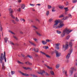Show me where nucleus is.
<instances>
[{"label":"nucleus","mask_w":77,"mask_h":77,"mask_svg":"<svg viewBox=\"0 0 77 77\" xmlns=\"http://www.w3.org/2000/svg\"><path fill=\"white\" fill-rule=\"evenodd\" d=\"M68 18H69V17H65V19H64V20H67V19H68Z\"/></svg>","instance_id":"4d7b16f0"},{"label":"nucleus","mask_w":77,"mask_h":77,"mask_svg":"<svg viewBox=\"0 0 77 77\" xmlns=\"http://www.w3.org/2000/svg\"><path fill=\"white\" fill-rule=\"evenodd\" d=\"M69 38H70V36H69V35H68V36L67 37H66V39H68Z\"/></svg>","instance_id":"de8ad7c7"},{"label":"nucleus","mask_w":77,"mask_h":77,"mask_svg":"<svg viewBox=\"0 0 77 77\" xmlns=\"http://www.w3.org/2000/svg\"><path fill=\"white\" fill-rule=\"evenodd\" d=\"M0 30L1 32H2V30H3V28H2V26L1 25L0 26Z\"/></svg>","instance_id":"e433bc0d"},{"label":"nucleus","mask_w":77,"mask_h":77,"mask_svg":"<svg viewBox=\"0 0 77 77\" xmlns=\"http://www.w3.org/2000/svg\"><path fill=\"white\" fill-rule=\"evenodd\" d=\"M4 54L1 53V56H0V62L2 64V68L3 70H5L6 69L5 66V63H3V60H5V62H6V52L4 51Z\"/></svg>","instance_id":"f257e3e1"},{"label":"nucleus","mask_w":77,"mask_h":77,"mask_svg":"<svg viewBox=\"0 0 77 77\" xmlns=\"http://www.w3.org/2000/svg\"><path fill=\"white\" fill-rule=\"evenodd\" d=\"M69 45H70V46L71 47H72V43L70 42L69 43Z\"/></svg>","instance_id":"473e14b6"},{"label":"nucleus","mask_w":77,"mask_h":77,"mask_svg":"<svg viewBox=\"0 0 77 77\" xmlns=\"http://www.w3.org/2000/svg\"><path fill=\"white\" fill-rule=\"evenodd\" d=\"M62 17H64V16L63 15H61L59 17V18H62Z\"/></svg>","instance_id":"79ce46f5"},{"label":"nucleus","mask_w":77,"mask_h":77,"mask_svg":"<svg viewBox=\"0 0 77 77\" xmlns=\"http://www.w3.org/2000/svg\"><path fill=\"white\" fill-rule=\"evenodd\" d=\"M23 68L24 69H25V70H28L29 69H30V68L29 67L27 68L25 67H23Z\"/></svg>","instance_id":"5701e85b"},{"label":"nucleus","mask_w":77,"mask_h":77,"mask_svg":"<svg viewBox=\"0 0 77 77\" xmlns=\"http://www.w3.org/2000/svg\"><path fill=\"white\" fill-rule=\"evenodd\" d=\"M33 50L34 51H35V52H36L37 53H38V52H39V49H38V48H34L33 49Z\"/></svg>","instance_id":"4468645a"},{"label":"nucleus","mask_w":77,"mask_h":77,"mask_svg":"<svg viewBox=\"0 0 77 77\" xmlns=\"http://www.w3.org/2000/svg\"><path fill=\"white\" fill-rule=\"evenodd\" d=\"M59 45H60V44L59 43H58V44H55V48L57 50H59Z\"/></svg>","instance_id":"ddd939ff"},{"label":"nucleus","mask_w":77,"mask_h":77,"mask_svg":"<svg viewBox=\"0 0 77 77\" xmlns=\"http://www.w3.org/2000/svg\"><path fill=\"white\" fill-rule=\"evenodd\" d=\"M29 42L32 45H33L34 46H36V44H35L33 43H32V42H31V41H29Z\"/></svg>","instance_id":"dca6fc26"},{"label":"nucleus","mask_w":77,"mask_h":77,"mask_svg":"<svg viewBox=\"0 0 77 77\" xmlns=\"http://www.w3.org/2000/svg\"><path fill=\"white\" fill-rule=\"evenodd\" d=\"M18 2L19 3H21V0H19L18 1Z\"/></svg>","instance_id":"13d9d810"},{"label":"nucleus","mask_w":77,"mask_h":77,"mask_svg":"<svg viewBox=\"0 0 77 77\" xmlns=\"http://www.w3.org/2000/svg\"><path fill=\"white\" fill-rule=\"evenodd\" d=\"M29 65H32V64L30 62H29L28 63Z\"/></svg>","instance_id":"052dcab7"},{"label":"nucleus","mask_w":77,"mask_h":77,"mask_svg":"<svg viewBox=\"0 0 77 77\" xmlns=\"http://www.w3.org/2000/svg\"><path fill=\"white\" fill-rule=\"evenodd\" d=\"M63 26V23H60L59 25V26H57L55 29H58L59 28H62V27Z\"/></svg>","instance_id":"6e6552de"},{"label":"nucleus","mask_w":77,"mask_h":77,"mask_svg":"<svg viewBox=\"0 0 77 77\" xmlns=\"http://www.w3.org/2000/svg\"><path fill=\"white\" fill-rule=\"evenodd\" d=\"M68 5V2H66V5Z\"/></svg>","instance_id":"e2e57ef3"},{"label":"nucleus","mask_w":77,"mask_h":77,"mask_svg":"<svg viewBox=\"0 0 77 77\" xmlns=\"http://www.w3.org/2000/svg\"><path fill=\"white\" fill-rule=\"evenodd\" d=\"M36 5H38V6H40L41 5L40 4H37Z\"/></svg>","instance_id":"774afa93"},{"label":"nucleus","mask_w":77,"mask_h":77,"mask_svg":"<svg viewBox=\"0 0 77 77\" xmlns=\"http://www.w3.org/2000/svg\"><path fill=\"white\" fill-rule=\"evenodd\" d=\"M49 14V11H48L46 13V15H47V16H48V15Z\"/></svg>","instance_id":"c03bdc74"},{"label":"nucleus","mask_w":77,"mask_h":77,"mask_svg":"<svg viewBox=\"0 0 77 77\" xmlns=\"http://www.w3.org/2000/svg\"><path fill=\"white\" fill-rule=\"evenodd\" d=\"M60 65L59 64H57L56 66V68L57 69H58L59 68Z\"/></svg>","instance_id":"393cba45"},{"label":"nucleus","mask_w":77,"mask_h":77,"mask_svg":"<svg viewBox=\"0 0 77 77\" xmlns=\"http://www.w3.org/2000/svg\"><path fill=\"white\" fill-rule=\"evenodd\" d=\"M77 0H73L72 1V3H75L77 2Z\"/></svg>","instance_id":"7c9ffc66"},{"label":"nucleus","mask_w":77,"mask_h":77,"mask_svg":"<svg viewBox=\"0 0 77 77\" xmlns=\"http://www.w3.org/2000/svg\"><path fill=\"white\" fill-rule=\"evenodd\" d=\"M63 73L65 74V75L67 77L68 76V74H67V71L66 70H64L63 71Z\"/></svg>","instance_id":"2eb2a0df"},{"label":"nucleus","mask_w":77,"mask_h":77,"mask_svg":"<svg viewBox=\"0 0 77 77\" xmlns=\"http://www.w3.org/2000/svg\"><path fill=\"white\" fill-rule=\"evenodd\" d=\"M48 8L49 9H50L51 8V5H48Z\"/></svg>","instance_id":"c756f323"},{"label":"nucleus","mask_w":77,"mask_h":77,"mask_svg":"<svg viewBox=\"0 0 77 77\" xmlns=\"http://www.w3.org/2000/svg\"><path fill=\"white\" fill-rule=\"evenodd\" d=\"M54 9H55V8L54 7H52V12H54L56 11V10H54Z\"/></svg>","instance_id":"b1692460"},{"label":"nucleus","mask_w":77,"mask_h":77,"mask_svg":"<svg viewBox=\"0 0 77 77\" xmlns=\"http://www.w3.org/2000/svg\"><path fill=\"white\" fill-rule=\"evenodd\" d=\"M35 57H38V55L37 54H35Z\"/></svg>","instance_id":"bf43d9fd"},{"label":"nucleus","mask_w":77,"mask_h":77,"mask_svg":"<svg viewBox=\"0 0 77 77\" xmlns=\"http://www.w3.org/2000/svg\"><path fill=\"white\" fill-rule=\"evenodd\" d=\"M46 42H49L51 41V40H49V39H47L46 40Z\"/></svg>","instance_id":"49530a36"},{"label":"nucleus","mask_w":77,"mask_h":77,"mask_svg":"<svg viewBox=\"0 0 77 77\" xmlns=\"http://www.w3.org/2000/svg\"><path fill=\"white\" fill-rule=\"evenodd\" d=\"M16 21L17 22H18L19 21V20H18V17H16Z\"/></svg>","instance_id":"a19ab883"},{"label":"nucleus","mask_w":77,"mask_h":77,"mask_svg":"<svg viewBox=\"0 0 77 77\" xmlns=\"http://www.w3.org/2000/svg\"><path fill=\"white\" fill-rule=\"evenodd\" d=\"M45 66H46V67H47V68H48V66H47V65L46 64H45Z\"/></svg>","instance_id":"69168bd1"},{"label":"nucleus","mask_w":77,"mask_h":77,"mask_svg":"<svg viewBox=\"0 0 77 77\" xmlns=\"http://www.w3.org/2000/svg\"><path fill=\"white\" fill-rule=\"evenodd\" d=\"M69 51L70 53L67 54L66 57V58H67V59H69V58L70 57V55H71V53H72V49L69 50Z\"/></svg>","instance_id":"20e7f679"},{"label":"nucleus","mask_w":77,"mask_h":77,"mask_svg":"<svg viewBox=\"0 0 77 77\" xmlns=\"http://www.w3.org/2000/svg\"><path fill=\"white\" fill-rule=\"evenodd\" d=\"M53 19L52 18H51L49 19V22H50V23H51V21H53Z\"/></svg>","instance_id":"ea45409f"},{"label":"nucleus","mask_w":77,"mask_h":77,"mask_svg":"<svg viewBox=\"0 0 77 77\" xmlns=\"http://www.w3.org/2000/svg\"><path fill=\"white\" fill-rule=\"evenodd\" d=\"M74 77H77V74L76 73L74 75Z\"/></svg>","instance_id":"5fc2aeb1"},{"label":"nucleus","mask_w":77,"mask_h":77,"mask_svg":"<svg viewBox=\"0 0 77 77\" xmlns=\"http://www.w3.org/2000/svg\"><path fill=\"white\" fill-rule=\"evenodd\" d=\"M38 74H41V75H42L44 73H45V74L46 75H48V76H49V74H48L47 72L45 73V72L44 70H43L42 72H38Z\"/></svg>","instance_id":"423d86ee"},{"label":"nucleus","mask_w":77,"mask_h":77,"mask_svg":"<svg viewBox=\"0 0 77 77\" xmlns=\"http://www.w3.org/2000/svg\"><path fill=\"white\" fill-rule=\"evenodd\" d=\"M29 5L30 6H35V4H30Z\"/></svg>","instance_id":"09e8293b"},{"label":"nucleus","mask_w":77,"mask_h":77,"mask_svg":"<svg viewBox=\"0 0 77 77\" xmlns=\"http://www.w3.org/2000/svg\"><path fill=\"white\" fill-rule=\"evenodd\" d=\"M12 23H13L14 24H17V23L15 22V21H14V20H12Z\"/></svg>","instance_id":"37998d69"},{"label":"nucleus","mask_w":77,"mask_h":77,"mask_svg":"<svg viewBox=\"0 0 77 77\" xmlns=\"http://www.w3.org/2000/svg\"><path fill=\"white\" fill-rule=\"evenodd\" d=\"M59 8H60V9H63L64 8V6H59Z\"/></svg>","instance_id":"412c9836"},{"label":"nucleus","mask_w":77,"mask_h":77,"mask_svg":"<svg viewBox=\"0 0 77 77\" xmlns=\"http://www.w3.org/2000/svg\"><path fill=\"white\" fill-rule=\"evenodd\" d=\"M4 40L5 42H6V43H7V42H8V38L7 37H5L4 38Z\"/></svg>","instance_id":"6ab92c4d"},{"label":"nucleus","mask_w":77,"mask_h":77,"mask_svg":"<svg viewBox=\"0 0 77 77\" xmlns=\"http://www.w3.org/2000/svg\"><path fill=\"white\" fill-rule=\"evenodd\" d=\"M17 63H20V64H24V63L20 61L19 60L17 61Z\"/></svg>","instance_id":"c85d7f7f"},{"label":"nucleus","mask_w":77,"mask_h":77,"mask_svg":"<svg viewBox=\"0 0 77 77\" xmlns=\"http://www.w3.org/2000/svg\"><path fill=\"white\" fill-rule=\"evenodd\" d=\"M29 61L26 62L25 63L26 64H27V63H29Z\"/></svg>","instance_id":"680f3d73"},{"label":"nucleus","mask_w":77,"mask_h":77,"mask_svg":"<svg viewBox=\"0 0 77 77\" xmlns=\"http://www.w3.org/2000/svg\"><path fill=\"white\" fill-rule=\"evenodd\" d=\"M20 33H21V34H23V32H22V31H21L20 32Z\"/></svg>","instance_id":"338daca9"},{"label":"nucleus","mask_w":77,"mask_h":77,"mask_svg":"<svg viewBox=\"0 0 77 77\" xmlns=\"http://www.w3.org/2000/svg\"><path fill=\"white\" fill-rule=\"evenodd\" d=\"M59 20H57L55 21V24H54L53 26V28H56V27H57V25L58 24V23H59Z\"/></svg>","instance_id":"39448f33"},{"label":"nucleus","mask_w":77,"mask_h":77,"mask_svg":"<svg viewBox=\"0 0 77 77\" xmlns=\"http://www.w3.org/2000/svg\"><path fill=\"white\" fill-rule=\"evenodd\" d=\"M74 67H72L71 69V70H70V75H71L72 73H73V72H74Z\"/></svg>","instance_id":"1a4fd4ad"},{"label":"nucleus","mask_w":77,"mask_h":77,"mask_svg":"<svg viewBox=\"0 0 77 77\" xmlns=\"http://www.w3.org/2000/svg\"><path fill=\"white\" fill-rule=\"evenodd\" d=\"M68 17H70V18H72V15H71V14H68Z\"/></svg>","instance_id":"58836bf2"},{"label":"nucleus","mask_w":77,"mask_h":77,"mask_svg":"<svg viewBox=\"0 0 77 77\" xmlns=\"http://www.w3.org/2000/svg\"><path fill=\"white\" fill-rule=\"evenodd\" d=\"M36 21H38V22H39V20L38 19H36Z\"/></svg>","instance_id":"0e129e2a"},{"label":"nucleus","mask_w":77,"mask_h":77,"mask_svg":"<svg viewBox=\"0 0 77 77\" xmlns=\"http://www.w3.org/2000/svg\"><path fill=\"white\" fill-rule=\"evenodd\" d=\"M20 21H23V22H25V20L24 19H20Z\"/></svg>","instance_id":"4c0bfd02"},{"label":"nucleus","mask_w":77,"mask_h":77,"mask_svg":"<svg viewBox=\"0 0 77 77\" xmlns=\"http://www.w3.org/2000/svg\"><path fill=\"white\" fill-rule=\"evenodd\" d=\"M26 7L25 5L24 4H22L21 6V8L23 9H24V8Z\"/></svg>","instance_id":"a211bd4d"},{"label":"nucleus","mask_w":77,"mask_h":77,"mask_svg":"<svg viewBox=\"0 0 77 77\" xmlns=\"http://www.w3.org/2000/svg\"><path fill=\"white\" fill-rule=\"evenodd\" d=\"M20 73L23 75H24V76H29V75L26 73H24L23 72H21V71H19Z\"/></svg>","instance_id":"9d476101"},{"label":"nucleus","mask_w":77,"mask_h":77,"mask_svg":"<svg viewBox=\"0 0 77 77\" xmlns=\"http://www.w3.org/2000/svg\"><path fill=\"white\" fill-rule=\"evenodd\" d=\"M21 8H19L17 10V11H18V12H21Z\"/></svg>","instance_id":"f704fd0d"},{"label":"nucleus","mask_w":77,"mask_h":77,"mask_svg":"<svg viewBox=\"0 0 77 77\" xmlns=\"http://www.w3.org/2000/svg\"><path fill=\"white\" fill-rule=\"evenodd\" d=\"M40 53H42V54H44V55H45L47 57H48L49 58H50L51 57L50 56L46 54L45 53H44V52H42V51H40Z\"/></svg>","instance_id":"f8f14e48"},{"label":"nucleus","mask_w":77,"mask_h":77,"mask_svg":"<svg viewBox=\"0 0 77 77\" xmlns=\"http://www.w3.org/2000/svg\"><path fill=\"white\" fill-rule=\"evenodd\" d=\"M33 39L35 42H36L37 41H38V39L36 38H33Z\"/></svg>","instance_id":"a18cd8bd"},{"label":"nucleus","mask_w":77,"mask_h":77,"mask_svg":"<svg viewBox=\"0 0 77 77\" xmlns=\"http://www.w3.org/2000/svg\"><path fill=\"white\" fill-rule=\"evenodd\" d=\"M10 42L11 44H12V45H14V44L13 43L11 42L10 41Z\"/></svg>","instance_id":"3c124183"},{"label":"nucleus","mask_w":77,"mask_h":77,"mask_svg":"<svg viewBox=\"0 0 77 77\" xmlns=\"http://www.w3.org/2000/svg\"><path fill=\"white\" fill-rule=\"evenodd\" d=\"M57 33V34H60L62 33V32L59 31L58 30L56 31Z\"/></svg>","instance_id":"4be33fe9"},{"label":"nucleus","mask_w":77,"mask_h":77,"mask_svg":"<svg viewBox=\"0 0 77 77\" xmlns=\"http://www.w3.org/2000/svg\"><path fill=\"white\" fill-rule=\"evenodd\" d=\"M15 72L14 71H11V75H13L14 74H15Z\"/></svg>","instance_id":"72a5a7b5"},{"label":"nucleus","mask_w":77,"mask_h":77,"mask_svg":"<svg viewBox=\"0 0 77 77\" xmlns=\"http://www.w3.org/2000/svg\"><path fill=\"white\" fill-rule=\"evenodd\" d=\"M55 53L56 54V57H59L60 56V53H59L58 51H57Z\"/></svg>","instance_id":"9b49d317"},{"label":"nucleus","mask_w":77,"mask_h":77,"mask_svg":"<svg viewBox=\"0 0 77 77\" xmlns=\"http://www.w3.org/2000/svg\"><path fill=\"white\" fill-rule=\"evenodd\" d=\"M64 9H65V12H67V11H69V9H68V7H66V8H64Z\"/></svg>","instance_id":"aec40b11"},{"label":"nucleus","mask_w":77,"mask_h":77,"mask_svg":"<svg viewBox=\"0 0 77 77\" xmlns=\"http://www.w3.org/2000/svg\"><path fill=\"white\" fill-rule=\"evenodd\" d=\"M21 55L23 57H25V55H23V54H21Z\"/></svg>","instance_id":"864d4df0"},{"label":"nucleus","mask_w":77,"mask_h":77,"mask_svg":"<svg viewBox=\"0 0 77 77\" xmlns=\"http://www.w3.org/2000/svg\"><path fill=\"white\" fill-rule=\"evenodd\" d=\"M48 69H52V67H50L49 66H48Z\"/></svg>","instance_id":"8fccbe9b"},{"label":"nucleus","mask_w":77,"mask_h":77,"mask_svg":"<svg viewBox=\"0 0 77 77\" xmlns=\"http://www.w3.org/2000/svg\"><path fill=\"white\" fill-rule=\"evenodd\" d=\"M43 48H44L46 50H47V49H48V46H44L43 47Z\"/></svg>","instance_id":"bb28decb"},{"label":"nucleus","mask_w":77,"mask_h":77,"mask_svg":"<svg viewBox=\"0 0 77 77\" xmlns=\"http://www.w3.org/2000/svg\"><path fill=\"white\" fill-rule=\"evenodd\" d=\"M33 27L34 28H35V29H38V28L36 27V26H33Z\"/></svg>","instance_id":"603ef678"},{"label":"nucleus","mask_w":77,"mask_h":77,"mask_svg":"<svg viewBox=\"0 0 77 77\" xmlns=\"http://www.w3.org/2000/svg\"><path fill=\"white\" fill-rule=\"evenodd\" d=\"M68 44H66L65 45H63V48H65V50H64L65 51V50H67V49H68Z\"/></svg>","instance_id":"0eeeda50"},{"label":"nucleus","mask_w":77,"mask_h":77,"mask_svg":"<svg viewBox=\"0 0 77 77\" xmlns=\"http://www.w3.org/2000/svg\"><path fill=\"white\" fill-rule=\"evenodd\" d=\"M29 57V58H30V59H32V57L30 55H28L27 56H26V57Z\"/></svg>","instance_id":"c9c22d12"},{"label":"nucleus","mask_w":77,"mask_h":77,"mask_svg":"<svg viewBox=\"0 0 77 77\" xmlns=\"http://www.w3.org/2000/svg\"><path fill=\"white\" fill-rule=\"evenodd\" d=\"M42 43L43 45H45L46 44H47V43L46 42H45L44 41H42Z\"/></svg>","instance_id":"f3484780"},{"label":"nucleus","mask_w":77,"mask_h":77,"mask_svg":"<svg viewBox=\"0 0 77 77\" xmlns=\"http://www.w3.org/2000/svg\"><path fill=\"white\" fill-rule=\"evenodd\" d=\"M51 74L52 75H54V72H53V71H51Z\"/></svg>","instance_id":"a878e982"},{"label":"nucleus","mask_w":77,"mask_h":77,"mask_svg":"<svg viewBox=\"0 0 77 77\" xmlns=\"http://www.w3.org/2000/svg\"><path fill=\"white\" fill-rule=\"evenodd\" d=\"M36 33L38 35H39V36H41V34L39 33L38 32L36 31Z\"/></svg>","instance_id":"cd10ccee"},{"label":"nucleus","mask_w":77,"mask_h":77,"mask_svg":"<svg viewBox=\"0 0 77 77\" xmlns=\"http://www.w3.org/2000/svg\"><path fill=\"white\" fill-rule=\"evenodd\" d=\"M8 32H10V33H12V34H13V35H15V33L11 30H9Z\"/></svg>","instance_id":"2f4dec72"},{"label":"nucleus","mask_w":77,"mask_h":77,"mask_svg":"<svg viewBox=\"0 0 77 77\" xmlns=\"http://www.w3.org/2000/svg\"><path fill=\"white\" fill-rule=\"evenodd\" d=\"M9 10L10 12L9 14H10L11 17L12 18H13V19H15V17H14V16H13V15H12V14L14 13V10H13V9H12L11 8H10L9 9Z\"/></svg>","instance_id":"7ed1b4c3"},{"label":"nucleus","mask_w":77,"mask_h":77,"mask_svg":"<svg viewBox=\"0 0 77 77\" xmlns=\"http://www.w3.org/2000/svg\"><path fill=\"white\" fill-rule=\"evenodd\" d=\"M72 31V30H69V29H68L66 28L64 30L63 32L61 33V38H63L64 36H65V33H67V35L69 34L71 31Z\"/></svg>","instance_id":"f03ea898"},{"label":"nucleus","mask_w":77,"mask_h":77,"mask_svg":"<svg viewBox=\"0 0 77 77\" xmlns=\"http://www.w3.org/2000/svg\"><path fill=\"white\" fill-rule=\"evenodd\" d=\"M14 38H15V39H16L17 40V39H18V38H17V37L14 36H13Z\"/></svg>","instance_id":"6e6d98bb"}]
</instances>
